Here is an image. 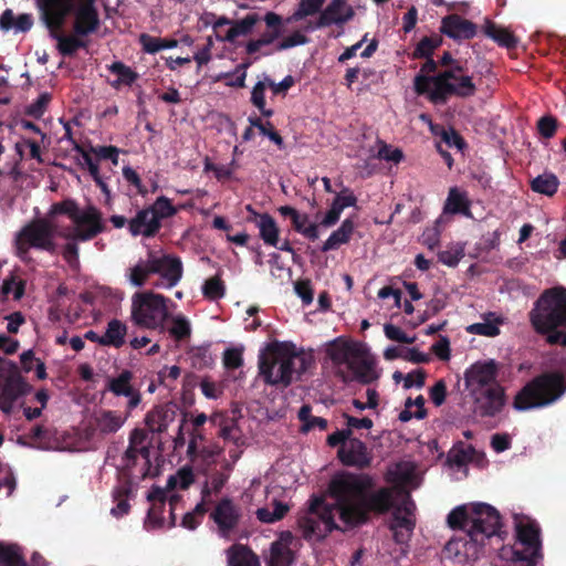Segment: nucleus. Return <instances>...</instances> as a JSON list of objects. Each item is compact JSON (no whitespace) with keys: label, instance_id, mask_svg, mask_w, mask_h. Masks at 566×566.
<instances>
[{"label":"nucleus","instance_id":"1","mask_svg":"<svg viewBox=\"0 0 566 566\" xmlns=\"http://www.w3.org/2000/svg\"><path fill=\"white\" fill-rule=\"evenodd\" d=\"M375 481L367 473L342 471L329 481V505L316 499L311 512L298 520L305 539L322 541L334 530L345 532L366 524L370 513L385 514L394 506L392 490L382 486L373 491Z\"/></svg>","mask_w":566,"mask_h":566},{"label":"nucleus","instance_id":"2","mask_svg":"<svg viewBox=\"0 0 566 566\" xmlns=\"http://www.w3.org/2000/svg\"><path fill=\"white\" fill-rule=\"evenodd\" d=\"M96 0H35L40 19L50 36L57 41L63 56H73L85 49L83 36L95 33L101 25Z\"/></svg>","mask_w":566,"mask_h":566},{"label":"nucleus","instance_id":"3","mask_svg":"<svg viewBox=\"0 0 566 566\" xmlns=\"http://www.w3.org/2000/svg\"><path fill=\"white\" fill-rule=\"evenodd\" d=\"M312 364V356L293 343L273 340L259 355V376L265 385L284 389L298 380Z\"/></svg>","mask_w":566,"mask_h":566},{"label":"nucleus","instance_id":"4","mask_svg":"<svg viewBox=\"0 0 566 566\" xmlns=\"http://www.w3.org/2000/svg\"><path fill=\"white\" fill-rule=\"evenodd\" d=\"M533 329L549 345L566 347V287L545 290L528 313Z\"/></svg>","mask_w":566,"mask_h":566},{"label":"nucleus","instance_id":"5","mask_svg":"<svg viewBox=\"0 0 566 566\" xmlns=\"http://www.w3.org/2000/svg\"><path fill=\"white\" fill-rule=\"evenodd\" d=\"M566 394V358L560 370L543 371L526 382L515 395L514 409L526 411L547 407Z\"/></svg>","mask_w":566,"mask_h":566},{"label":"nucleus","instance_id":"6","mask_svg":"<svg viewBox=\"0 0 566 566\" xmlns=\"http://www.w3.org/2000/svg\"><path fill=\"white\" fill-rule=\"evenodd\" d=\"M413 88L418 95H426L436 105H444L451 96L468 98L474 96L476 86L472 76L441 71L433 76L417 74Z\"/></svg>","mask_w":566,"mask_h":566},{"label":"nucleus","instance_id":"7","mask_svg":"<svg viewBox=\"0 0 566 566\" xmlns=\"http://www.w3.org/2000/svg\"><path fill=\"white\" fill-rule=\"evenodd\" d=\"M67 216L75 227L63 237L72 241L86 242L93 240L99 233L105 231V222L102 212L95 206H87L81 210L73 199H64L51 206L49 216Z\"/></svg>","mask_w":566,"mask_h":566},{"label":"nucleus","instance_id":"8","mask_svg":"<svg viewBox=\"0 0 566 566\" xmlns=\"http://www.w3.org/2000/svg\"><path fill=\"white\" fill-rule=\"evenodd\" d=\"M500 557L510 566H536L543 557L541 530L536 522L528 521L516 525V542L513 546H503Z\"/></svg>","mask_w":566,"mask_h":566},{"label":"nucleus","instance_id":"9","mask_svg":"<svg viewBox=\"0 0 566 566\" xmlns=\"http://www.w3.org/2000/svg\"><path fill=\"white\" fill-rule=\"evenodd\" d=\"M150 274H160L168 282V286H175L182 276V263L177 256H157L154 252L148 253L147 260H139L128 269L127 277L132 285L142 287Z\"/></svg>","mask_w":566,"mask_h":566},{"label":"nucleus","instance_id":"10","mask_svg":"<svg viewBox=\"0 0 566 566\" xmlns=\"http://www.w3.org/2000/svg\"><path fill=\"white\" fill-rule=\"evenodd\" d=\"M168 298L153 292L135 293L132 298V321L135 325L156 329L168 317Z\"/></svg>","mask_w":566,"mask_h":566},{"label":"nucleus","instance_id":"11","mask_svg":"<svg viewBox=\"0 0 566 566\" xmlns=\"http://www.w3.org/2000/svg\"><path fill=\"white\" fill-rule=\"evenodd\" d=\"M471 516L468 537L484 546L486 539L500 535L501 515L493 506L486 503H475L471 506Z\"/></svg>","mask_w":566,"mask_h":566},{"label":"nucleus","instance_id":"12","mask_svg":"<svg viewBox=\"0 0 566 566\" xmlns=\"http://www.w3.org/2000/svg\"><path fill=\"white\" fill-rule=\"evenodd\" d=\"M473 400V413L480 418H493L497 416L506 403L505 389L500 384H493L485 388L470 394Z\"/></svg>","mask_w":566,"mask_h":566},{"label":"nucleus","instance_id":"13","mask_svg":"<svg viewBox=\"0 0 566 566\" xmlns=\"http://www.w3.org/2000/svg\"><path fill=\"white\" fill-rule=\"evenodd\" d=\"M221 537H229L241 520V509L229 497L221 499L210 513Z\"/></svg>","mask_w":566,"mask_h":566},{"label":"nucleus","instance_id":"14","mask_svg":"<svg viewBox=\"0 0 566 566\" xmlns=\"http://www.w3.org/2000/svg\"><path fill=\"white\" fill-rule=\"evenodd\" d=\"M497 371V364L492 359L473 364L464 373V382L469 394L491 388L493 384H499L496 380Z\"/></svg>","mask_w":566,"mask_h":566},{"label":"nucleus","instance_id":"15","mask_svg":"<svg viewBox=\"0 0 566 566\" xmlns=\"http://www.w3.org/2000/svg\"><path fill=\"white\" fill-rule=\"evenodd\" d=\"M21 238H24L32 248L54 252L53 227L45 220L33 221L22 228Z\"/></svg>","mask_w":566,"mask_h":566},{"label":"nucleus","instance_id":"16","mask_svg":"<svg viewBox=\"0 0 566 566\" xmlns=\"http://www.w3.org/2000/svg\"><path fill=\"white\" fill-rule=\"evenodd\" d=\"M338 459L347 467L366 469L371 464V457L365 442L358 438L349 439L337 452Z\"/></svg>","mask_w":566,"mask_h":566},{"label":"nucleus","instance_id":"17","mask_svg":"<svg viewBox=\"0 0 566 566\" xmlns=\"http://www.w3.org/2000/svg\"><path fill=\"white\" fill-rule=\"evenodd\" d=\"M355 15V11L346 0H332L326 8L321 11L316 20V27H329L336 24L343 27Z\"/></svg>","mask_w":566,"mask_h":566},{"label":"nucleus","instance_id":"18","mask_svg":"<svg viewBox=\"0 0 566 566\" xmlns=\"http://www.w3.org/2000/svg\"><path fill=\"white\" fill-rule=\"evenodd\" d=\"M263 21L270 31L264 32L259 39L250 40L245 45L249 55L256 53L262 46L274 43L282 35L283 19L275 12H266Z\"/></svg>","mask_w":566,"mask_h":566},{"label":"nucleus","instance_id":"19","mask_svg":"<svg viewBox=\"0 0 566 566\" xmlns=\"http://www.w3.org/2000/svg\"><path fill=\"white\" fill-rule=\"evenodd\" d=\"M133 377L134 375L130 370L124 369L117 377L108 378L106 387L115 396L129 398L127 402L128 411L136 408L142 400L140 392L132 386Z\"/></svg>","mask_w":566,"mask_h":566},{"label":"nucleus","instance_id":"20","mask_svg":"<svg viewBox=\"0 0 566 566\" xmlns=\"http://www.w3.org/2000/svg\"><path fill=\"white\" fill-rule=\"evenodd\" d=\"M478 27L458 14L442 19L441 32L453 40H470L476 35Z\"/></svg>","mask_w":566,"mask_h":566},{"label":"nucleus","instance_id":"21","mask_svg":"<svg viewBox=\"0 0 566 566\" xmlns=\"http://www.w3.org/2000/svg\"><path fill=\"white\" fill-rule=\"evenodd\" d=\"M160 229L161 223L151 214L148 207L138 210L135 217L128 221V231L133 237L154 238Z\"/></svg>","mask_w":566,"mask_h":566},{"label":"nucleus","instance_id":"22","mask_svg":"<svg viewBox=\"0 0 566 566\" xmlns=\"http://www.w3.org/2000/svg\"><path fill=\"white\" fill-rule=\"evenodd\" d=\"M281 216L289 218L292 222V228L300 234L304 235L311 241L318 239V224L308 222V214L300 213L298 210L291 206H282L277 209Z\"/></svg>","mask_w":566,"mask_h":566},{"label":"nucleus","instance_id":"23","mask_svg":"<svg viewBox=\"0 0 566 566\" xmlns=\"http://www.w3.org/2000/svg\"><path fill=\"white\" fill-rule=\"evenodd\" d=\"M347 368L354 374L355 379L361 384H370L377 378L374 361L361 344L358 347V356H353Z\"/></svg>","mask_w":566,"mask_h":566},{"label":"nucleus","instance_id":"24","mask_svg":"<svg viewBox=\"0 0 566 566\" xmlns=\"http://www.w3.org/2000/svg\"><path fill=\"white\" fill-rule=\"evenodd\" d=\"M483 545L464 535L463 537H453L444 546V552L449 557L459 559H476Z\"/></svg>","mask_w":566,"mask_h":566},{"label":"nucleus","instance_id":"25","mask_svg":"<svg viewBox=\"0 0 566 566\" xmlns=\"http://www.w3.org/2000/svg\"><path fill=\"white\" fill-rule=\"evenodd\" d=\"M359 345L337 338L327 346L326 354L335 366L346 365L348 367L353 356H358Z\"/></svg>","mask_w":566,"mask_h":566},{"label":"nucleus","instance_id":"26","mask_svg":"<svg viewBox=\"0 0 566 566\" xmlns=\"http://www.w3.org/2000/svg\"><path fill=\"white\" fill-rule=\"evenodd\" d=\"M176 418L174 406L157 407L146 415L145 423L154 433L165 432Z\"/></svg>","mask_w":566,"mask_h":566},{"label":"nucleus","instance_id":"27","mask_svg":"<svg viewBox=\"0 0 566 566\" xmlns=\"http://www.w3.org/2000/svg\"><path fill=\"white\" fill-rule=\"evenodd\" d=\"M25 438L31 441V446L42 450H53L59 448V440L55 437V431L43 424L33 426L28 434H25Z\"/></svg>","mask_w":566,"mask_h":566},{"label":"nucleus","instance_id":"28","mask_svg":"<svg viewBox=\"0 0 566 566\" xmlns=\"http://www.w3.org/2000/svg\"><path fill=\"white\" fill-rule=\"evenodd\" d=\"M470 207L471 201L465 191H461L458 187L450 188L443 207L444 213L471 217Z\"/></svg>","mask_w":566,"mask_h":566},{"label":"nucleus","instance_id":"29","mask_svg":"<svg viewBox=\"0 0 566 566\" xmlns=\"http://www.w3.org/2000/svg\"><path fill=\"white\" fill-rule=\"evenodd\" d=\"M484 34L496 42L500 46L509 50L515 49L518 39L507 29L499 27L491 20H486L483 27Z\"/></svg>","mask_w":566,"mask_h":566},{"label":"nucleus","instance_id":"30","mask_svg":"<svg viewBox=\"0 0 566 566\" xmlns=\"http://www.w3.org/2000/svg\"><path fill=\"white\" fill-rule=\"evenodd\" d=\"M227 554L228 566H261L258 555L245 545L234 544Z\"/></svg>","mask_w":566,"mask_h":566},{"label":"nucleus","instance_id":"31","mask_svg":"<svg viewBox=\"0 0 566 566\" xmlns=\"http://www.w3.org/2000/svg\"><path fill=\"white\" fill-rule=\"evenodd\" d=\"M355 224L352 219H345L340 227L333 231L328 239L323 243L321 250L322 252H327L332 250H336L339 245L348 243L353 233H354Z\"/></svg>","mask_w":566,"mask_h":566},{"label":"nucleus","instance_id":"32","mask_svg":"<svg viewBox=\"0 0 566 566\" xmlns=\"http://www.w3.org/2000/svg\"><path fill=\"white\" fill-rule=\"evenodd\" d=\"M256 227L260 231V238L271 247H277L280 230L272 216L269 213L258 214Z\"/></svg>","mask_w":566,"mask_h":566},{"label":"nucleus","instance_id":"33","mask_svg":"<svg viewBox=\"0 0 566 566\" xmlns=\"http://www.w3.org/2000/svg\"><path fill=\"white\" fill-rule=\"evenodd\" d=\"M126 418L112 410H102L95 417L96 429L103 434L117 432Z\"/></svg>","mask_w":566,"mask_h":566},{"label":"nucleus","instance_id":"34","mask_svg":"<svg viewBox=\"0 0 566 566\" xmlns=\"http://www.w3.org/2000/svg\"><path fill=\"white\" fill-rule=\"evenodd\" d=\"M259 21L261 18L258 13H249L241 20L232 21L231 28L222 40L234 42L238 36L250 34Z\"/></svg>","mask_w":566,"mask_h":566},{"label":"nucleus","instance_id":"35","mask_svg":"<svg viewBox=\"0 0 566 566\" xmlns=\"http://www.w3.org/2000/svg\"><path fill=\"white\" fill-rule=\"evenodd\" d=\"M530 187L536 193L553 197L558 190L559 180L555 174L545 171L533 178Z\"/></svg>","mask_w":566,"mask_h":566},{"label":"nucleus","instance_id":"36","mask_svg":"<svg viewBox=\"0 0 566 566\" xmlns=\"http://www.w3.org/2000/svg\"><path fill=\"white\" fill-rule=\"evenodd\" d=\"M30 386L20 375H8L1 389L0 397L17 400L19 397L28 394Z\"/></svg>","mask_w":566,"mask_h":566},{"label":"nucleus","instance_id":"37","mask_svg":"<svg viewBox=\"0 0 566 566\" xmlns=\"http://www.w3.org/2000/svg\"><path fill=\"white\" fill-rule=\"evenodd\" d=\"M126 325L114 318L108 322L104 336L103 346L119 348L125 344Z\"/></svg>","mask_w":566,"mask_h":566},{"label":"nucleus","instance_id":"38","mask_svg":"<svg viewBox=\"0 0 566 566\" xmlns=\"http://www.w3.org/2000/svg\"><path fill=\"white\" fill-rule=\"evenodd\" d=\"M471 509L465 505H460L453 509L447 517V523L452 530H460L468 536V528L471 524Z\"/></svg>","mask_w":566,"mask_h":566},{"label":"nucleus","instance_id":"39","mask_svg":"<svg viewBox=\"0 0 566 566\" xmlns=\"http://www.w3.org/2000/svg\"><path fill=\"white\" fill-rule=\"evenodd\" d=\"M139 43L146 53L155 54L164 49H172L178 45V41L175 39H161L155 38L147 33L139 35Z\"/></svg>","mask_w":566,"mask_h":566},{"label":"nucleus","instance_id":"40","mask_svg":"<svg viewBox=\"0 0 566 566\" xmlns=\"http://www.w3.org/2000/svg\"><path fill=\"white\" fill-rule=\"evenodd\" d=\"M298 419L302 422V431L308 432L315 428L319 430L327 429V420L322 417L312 415V408L310 405H303L298 410Z\"/></svg>","mask_w":566,"mask_h":566},{"label":"nucleus","instance_id":"41","mask_svg":"<svg viewBox=\"0 0 566 566\" xmlns=\"http://www.w3.org/2000/svg\"><path fill=\"white\" fill-rule=\"evenodd\" d=\"M191 366L196 369L210 368L214 364V358L210 352V346H197L189 350Z\"/></svg>","mask_w":566,"mask_h":566},{"label":"nucleus","instance_id":"42","mask_svg":"<svg viewBox=\"0 0 566 566\" xmlns=\"http://www.w3.org/2000/svg\"><path fill=\"white\" fill-rule=\"evenodd\" d=\"M151 210V214L157 218V221L161 223L164 219L174 217L178 209L171 203V200L165 196L158 197L155 202L148 206Z\"/></svg>","mask_w":566,"mask_h":566},{"label":"nucleus","instance_id":"43","mask_svg":"<svg viewBox=\"0 0 566 566\" xmlns=\"http://www.w3.org/2000/svg\"><path fill=\"white\" fill-rule=\"evenodd\" d=\"M294 553L291 548H281L280 544H271L268 566H292Z\"/></svg>","mask_w":566,"mask_h":566},{"label":"nucleus","instance_id":"44","mask_svg":"<svg viewBox=\"0 0 566 566\" xmlns=\"http://www.w3.org/2000/svg\"><path fill=\"white\" fill-rule=\"evenodd\" d=\"M111 73L116 74L118 80L113 82V86L117 87L119 84H125L130 86L138 77V74L134 72L129 66L125 65L123 62H114L108 66Z\"/></svg>","mask_w":566,"mask_h":566},{"label":"nucleus","instance_id":"45","mask_svg":"<svg viewBox=\"0 0 566 566\" xmlns=\"http://www.w3.org/2000/svg\"><path fill=\"white\" fill-rule=\"evenodd\" d=\"M0 566H28L24 557L14 545L0 543Z\"/></svg>","mask_w":566,"mask_h":566},{"label":"nucleus","instance_id":"46","mask_svg":"<svg viewBox=\"0 0 566 566\" xmlns=\"http://www.w3.org/2000/svg\"><path fill=\"white\" fill-rule=\"evenodd\" d=\"M439 36H423L416 45L411 56L412 59H424L432 56L436 49L441 44Z\"/></svg>","mask_w":566,"mask_h":566},{"label":"nucleus","instance_id":"47","mask_svg":"<svg viewBox=\"0 0 566 566\" xmlns=\"http://www.w3.org/2000/svg\"><path fill=\"white\" fill-rule=\"evenodd\" d=\"M325 0H301L298 8L290 17L289 21H300L308 15H314L321 12Z\"/></svg>","mask_w":566,"mask_h":566},{"label":"nucleus","instance_id":"48","mask_svg":"<svg viewBox=\"0 0 566 566\" xmlns=\"http://www.w3.org/2000/svg\"><path fill=\"white\" fill-rule=\"evenodd\" d=\"M202 293L205 297L211 301H216L223 297L226 293V286L223 281L219 276H212L206 280L202 286Z\"/></svg>","mask_w":566,"mask_h":566},{"label":"nucleus","instance_id":"49","mask_svg":"<svg viewBox=\"0 0 566 566\" xmlns=\"http://www.w3.org/2000/svg\"><path fill=\"white\" fill-rule=\"evenodd\" d=\"M171 323L172 325L168 332L177 342H181L190 337V323L185 316H176L172 318Z\"/></svg>","mask_w":566,"mask_h":566},{"label":"nucleus","instance_id":"50","mask_svg":"<svg viewBox=\"0 0 566 566\" xmlns=\"http://www.w3.org/2000/svg\"><path fill=\"white\" fill-rule=\"evenodd\" d=\"M25 290V281L17 280V276L11 273L10 276L4 279L1 293L3 296H8L9 294H13L14 300H20L24 295Z\"/></svg>","mask_w":566,"mask_h":566},{"label":"nucleus","instance_id":"51","mask_svg":"<svg viewBox=\"0 0 566 566\" xmlns=\"http://www.w3.org/2000/svg\"><path fill=\"white\" fill-rule=\"evenodd\" d=\"M210 421L213 423V424H218L220 426V431H219V436L224 439V440H232L237 443V441L239 440V437H234L233 436V431L234 429H237V424L234 422V420L231 421V424H229L227 422V420H224L223 416L219 412H216L213 413L211 417H210Z\"/></svg>","mask_w":566,"mask_h":566},{"label":"nucleus","instance_id":"52","mask_svg":"<svg viewBox=\"0 0 566 566\" xmlns=\"http://www.w3.org/2000/svg\"><path fill=\"white\" fill-rule=\"evenodd\" d=\"M464 256V249L460 245L450 247L447 250L440 251L438 253L439 262L454 268L459 264L460 260Z\"/></svg>","mask_w":566,"mask_h":566},{"label":"nucleus","instance_id":"53","mask_svg":"<svg viewBox=\"0 0 566 566\" xmlns=\"http://www.w3.org/2000/svg\"><path fill=\"white\" fill-rule=\"evenodd\" d=\"M474 449L472 447L469 448H459L452 449L448 455V463L450 465H454L458 468L467 465L472 460V454Z\"/></svg>","mask_w":566,"mask_h":566},{"label":"nucleus","instance_id":"54","mask_svg":"<svg viewBox=\"0 0 566 566\" xmlns=\"http://www.w3.org/2000/svg\"><path fill=\"white\" fill-rule=\"evenodd\" d=\"M243 347H230L223 353V366L227 369L234 370L243 365Z\"/></svg>","mask_w":566,"mask_h":566},{"label":"nucleus","instance_id":"55","mask_svg":"<svg viewBox=\"0 0 566 566\" xmlns=\"http://www.w3.org/2000/svg\"><path fill=\"white\" fill-rule=\"evenodd\" d=\"M127 494L128 490L124 488H119L114 491L113 495L115 501H117V504L111 510V513L115 517H122L129 512L130 505L126 499Z\"/></svg>","mask_w":566,"mask_h":566},{"label":"nucleus","instance_id":"56","mask_svg":"<svg viewBox=\"0 0 566 566\" xmlns=\"http://www.w3.org/2000/svg\"><path fill=\"white\" fill-rule=\"evenodd\" d=\"M557 126L558 122L552 115H545L537 122L538 134L546 139L553 138L555 136Z\"/></svg>","mask_w":566,"mask_h":566},{"label":"nucleus","instance_id":"57","mask_svg":"<svg viewBox=\"0 0 566 566\" xmlns=\"http://www.w3.org/2000/svg\"><path fill=\"white\" fill-rule=\"evenodd\" d=\"M467 331L471 334H476L481 336L495 337L500 334V328L495 323L484 322V323H474L470 325Z\"/></svg>","mask_w":566,"mask_h":566},{"label":"nucleus","instance_id":"58","mask_svg":"<svg viewBox=\"0 0 566 566\" xmlns=\"http://www.w3.org/2000/svg\"><path fill=\"white\" fill-rule=\"evenodd\" d=\"M310 42V39L300 31L293 32L291 35L285 36L276 44V51H284L297 45H304Z\"/></svg>","mask_w":566,"mask_h":566},{"label":"nucleus","instance_id":"59","mask_svg":"<svg viewBox=\"0 0 566 566\" xmlns=\"http://www.w3.org/2000/svg\"><path fill=\"white\" fill-rule=\"evenodd\" d=\"M93 153L98 159L111 160L114 166L118 165L119 149L115 146H91Z\"/></svg>","mask_w":566,"mask_h":566},{"label":"nucleus","instance_id":"60","mask_svg":"<svg viewBox=\"0 0 566 566\" xmlns=\"http://www.w3.org/2000/svg\"><path fill=\"white\" fill-rule=\"evenodd\" d=\"M385 335L388 339L402 343V344H412L416 340V337L408 336L400 327L386 324L384 326Z\"/></svg>","mask_w":566,"mask_h":566},{"label":"nucleus","instance_id":"61","mask_svg":"<svg viewBox=\"0 0 566 566\" xmlns=\"http://www.w3.org/2000/svg\"><path fill=\"white\" fill-rule=\"evenodd\" d=\"M426 371L422 368L408 373L403 378V388L410 389L412 387L422 388L426 382Z\"/></svg>","mask_w":566,"mask_h":566},{"label":"nucleus","instance_id":"62","mask_svg":"<svg viewBox=\"0 0 566 566\" xmlns=\"http://www.w3.org/2000/svg\"><path fill=\"white\" fill-rule=\"evenodd\" d=\"M50 99L51 96L48 93L41 94L33 103L28 106L27 113L35 118H40L44 114Z\"/></svg>","mask_w":566,"mask_h":566},{"label":"nucleus","instance_id":"63","mask_svg":"<svg viewBox=\"0 0 566 566\" xmlns=\"http://www.w3.org/2000/svg\"><path fill=\"white\" fill-rule=\"evenodd\" d=\"M294 287L304 305H310L313 302L314 293L310 280L297 281Z\"/></svg>","mask_w":566,"mask_h":566},{"label":"nucleus","instance_id":"64","mask_svg":"<svg viewBox=\"0 0 566 566\" xmlns=\"http://www.w3.org/2000/svg\"><path fill=\"white\" fill-rule=\"evenodd\" d=\"M416 526V522L407 516V515H401V509L400 507H397L394 513H392V521L391 523L389 524V528L390 530H396V528H415Z\"/></svg>","mask_w":566,"mask_h":566}]
</instances>
